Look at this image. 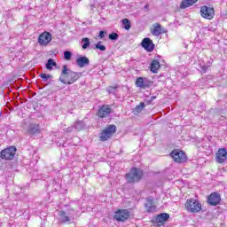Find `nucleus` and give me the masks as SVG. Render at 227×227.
<instances>
[{"mask_svg": "<svg viewBox=\"0 0 227 227\" xmlns=\"http://www.w3.org/2000/svg\"><path fill=\"white\" fill-rule=\"evenodd\" d=\"M125 176L128 184H135V182H139L143 178V170L137 168H132Z\"/></svg>", "mask_w": 227, "mask_h": 227, "instance_id": "3", "label": "nucleus"}, {"mask_svg": "<svg viewBox=\"0 0 227 227\" xmlns=\"http://www.w3.org/2000/svg\"><path fill=\"white\" fill-rule=\"evenodd\" d=\"M130 217V212L127 209H119L114 214V219L119 222L127 221Z\"/></svg>", "mask_w": 227, "mask_h": 227, "instance_id": "8", "label": "nucleus"}, {"mask_svg": "<svg viewBox=\"0 0 227 227\" xmlns=\"http://www.w3.org/2000/svg\"><path fill=\"white\" fill-rule=\"evenodd\" d=\"M155 98H157L156 96H152V97L150 98L149 102H152L153 100H155Z\"/></svg>", "mask_w": 227, "mask_h": 227, "instance_id": "36", "label": "nucleus"}, {"mask_svg": "<svg viewBox=\"0 0 227 227\" xmlns=\"http://www.w3.org/2000/svg\"><path fill=\"white\" fill-rule=\"evenodd\" d=\"M74 129H75L74 127V125L73 126H71V127H68L67 129H66V132H72V130H74Z\"/></svg>", "mask_w": 227, "mask_h": 227, "instance_id": "35", "label": "nucleus"}, {"mask_svg": "<svg viewBox=\"0 0 227 227\" xmlns=\"http://www.w3.org/2000/svg\"><path fill=\"white\" fill-rule=\"evenodd\" d=\"M169 220V214L168 213H160V215H156L153 221L157 224H164L167 221Z\"/></svg>", "mask_w": 227, "mask_h": 227, "instance_id": "14", "label": "nucleus"}, {"mask_svg": "<svg viewBox=\"0 0 227 227\" xmlns=\"http://www.w3.org/2000/svg\"><path fill=\"white\" fill-rule=\"evenodd\" d=\"M122 26L126 31H129L130 27H132V24L130 23V20L125 18L122 20Z\"/></svg>", "mask_w": 227, "mask_h": 227, "instance_id": "25", "label": "nucleus"}, {"mask_svg": "<svg viewBox=\"0 0 227 227\" xmlns=\"http://www.w3.org/2000/svg\"><path fill=\"white\" fill-rule=\"evenodd\" d=\"M200 15L203 19H207V20H212L214 16L215 15V11L213 7H208L207 5H203L200 7Z\"/></svg>", "mask_w": 227, "mask_h": 227, "instance_id": "7", "label": "nucleus"}, {"mask_svg": "<svg viewBox=\"0 0 227 227\" xmlns=\"http://www.w3.org/2000/svg\"><path fill=\"white\" fill-rule=\"evenodd\" d=\"M198 0H184L181 2L180 8L184 10L185 8H189V6H192V4H196Z\"/></svg>", "mask_w": 227, "mask_h": 227, "instance_id": "21", "label": "nucleus"}, {"mask_svg": "<svg viewBox=\"0 0 227 227\" xmlns=\"http://www.w3.org/2000/svg\"><path fill=\"white\" fill-rule=\"evenodd\" d=\"M53 67H58V63H56V61H54L52 59H49L45 64V68L47 70H54Z\"/></svg>", "mask_w": 227, "mask_h": 227, "instance_id": "23", "label": "nucleus"}, {"mask_svg": "<svg viewBox=\"0 0 227 227\" xmlns=\"http://www.w3.org/2000/svg\"><path fill=\"white\" fill-rule=\"evenodd\" d=\"M210 67H212V62L207 61V63L206 64L205 62H200L199 64V72H200V74H207V72H208V68H210Z\"/></svg>", "mask_w": 227, "mask_h": 227, "instance_id": "18", "label": "nucleus"}, {"mask_svg": "<svg viewBox=\"0 0 227 227\" xmlns=\"http://www.w3.org/2000/svg\"><path fill=\"white\" fill-rule=\"evenodd\" d=\"M15 153H17V147L10 146L1 151L0 157L5 160H12Z\"/></svg>", "mask_w": 227, "mask_h": 227, "instance_id": "5", "label": "nucleus"}, {"mask_svg": "<svg viewBox=\"0 0 227 227\" xmlns=\"http://www.w3.org/2000/svg\"><path fill=\"white\" fill-rule=\"evenodd\" d=\"M148 6H149V5H148V4H146V5L145 6V8H148Z\"/></svg>", "mask_w": 227, "mask_h": 227, "instance_id": "37", "label": "nucleus"}, {"mask_svg": "<svg viewBox=\"0 0 227 227\" xmlns=\"http://www.w3.org/2000/svg\"><path fill=\"white\" fill-rule=\"evenodd\" d=\"M51 42H52V35L49 32H44L38 37V43L40 45H48Z\"/></svg>", "mask_w": 227, "mask_h": 227, "instance_id": "11", "label": "nucleus"}, {"mask_svg": "<svg viewBox=\"0 0 227 227\" xmlns=\"http://www.w3.org/2000/svg\"><path fill=\"white\" fill-rule=\"evenodd\" d=\"M82 75L81 72H74L71 69H68L67 65L62 67V71L60 73L59 81L62 84H74L76 81H79Z\"/></svg>", "mask_w": 227, "mask_h": 227, "instance_id": "1", "label": "nucleus"}, {"mask_svg": "<svg viewBox=\"0 0 227 227\" xmlns=\"http://www.w3.org/2000/svg\"><path fill=\"white\" fill-rule=\"evenodd\" d=\"M116 134V125L110 124L105 128L100 133H99V141L106 142L109 141L113 137V135Z\"/></svg>", "mask_w": 227, "mask_h": 227, "instance_id": "2", "label": "nucleus"}, {"mask_svg": "<svg viewBox=\"0 0 227 227\" xmlns=\"http://www.w3.org/2000/svg\"><path fill=\"white\" fill-rule=\"evenodd\" d=\"M39 77H41V79H43V81L44 82H47V81H49V79H52V74H47L45 73H41L39 74Z\"/></svg>", "mask_w": 227, "mask_h": 227, "instance_id": "29", "label": "nucleus"}, {"mask_svg": "<svg viewBox=\"0 0 227 227\" xmlns=\"http://www.w3.org/2000/svg\"><path fill=\"white\" fill-rule=\"evenodd\" d=\"M111 114V107L109 106H103L98 112L99 118H107Z\"/></svg>", "mask_w": 227, "mask_h": 227, "instance_id": "17", "label": "nucleus"}, {"mask_svg": "<svg viewBox=\"0 0 227 227\" xmlns=\"http://www.w3.org/2000/svg\"><path fill=\"white\" fill-rule=\"evenodd\" d=\"M78 132H81V130L84 129V127H86V124H84L83 121H77L74 125H73Z\"/></svg>", "mask_w": 227, "mask_h": 227, "instance_id": "24", "label": "nucleus"}, {"mask_svg": "<svg viewBox=\"0 0 227 227\" xmlns=\"http://www.w3.org/2000/svg\"><path fill=\"white\" fill-rule=\"evenodd\" d=\"M208 79H212V75L208 76Z\"/></svg>", "mask_w": 227, "mask_h": 227, "instance_id": "38", "label": "nucleus"}, {"mask_svg": "<svg viewBox=\"0 0 227 227\" xmlns=\"http://www.w3.org/2000/svg\"><path fill=\"white\" fill-rule=\"evenodd\" d=\"M153 35L154 36H160V35H162V27H160V24H157V26L154 27Z\"/></svg>", "mask_w": 227, "mask_h": 227, "instance_id": "26", "label": "nucleus"}, {"mask_svg": "<svg viewBox=\"0 0 227 227\" xmlns=\"http://www.w3.org/2000/svg\"><path fill=\"white\" fill-rule=\"evenodd\" d=\"M28 134H38L40 132V124L31 123L27 129Z\"/></svg>", "mask_w": 227, "mask_h": 227, "instance_id": "19", "label": "nucleus"}, {"mask_svg": "<svg viewBox=\"0 0 227 227\" xmlns=\"http://www.w3.org/2000/svg\"><path fill=\"white\" fill-rule=\"evenodd\" d=\"M117 87H109L108 88V93H113L114 91H116Z\"/></svg>", "mask_w": 227, "mask_h": 227, "instance_id": "34", "label": "nucleus"}, {"mask_svg": "<svg viewBox=\"0 0 227 227\" xmlns=\"http://www.w3.org/2000/svg\"><path fill=\"white\" fill-rule=\"evenodd\" d=\"M184 207L189 214H198V212H201V203L194 199L187 200Z\"/></svg>", "mask_w": 227, "mask_h": 227, "instance_id": "4", "label": "nucleus"}, {"mask_svg": "<svg viewBox=\"0 0 227 227\" xmlns=\"http://www.w3.org/2000/svg\"><path fill=\"white\" fill-rule=\"evenodd\" d=\"M160 68V63L158 60H153L150 66V70L153 74H157V70Z\"/></svg>", "mask_w": 227, "mask_h": 227, "instance_id": "22", "label": "nucleus"}, {"mask_svg": "<svg viewBox=\"0 0 227 227\" xmlns=\"http://www.w3.org/2000/svg\"><path fill=\"white\" fill-rule=\"evenodd\" d=\"M106 35H107V32L106 31H104V30H101V31H99V35H98V36H99V38H105L106 37Z\"/></svg>", "mask_w": 227, "mask_h": 227, "instance_id": "33", "label": "nucleus"}, {"mask_svg": "<svg viewBox=\"0 0 227 227\" xmlns=\"http://www.w3.org/2000/svg\"><path fill=\"white\" fill-rule=\"evenodd\" d=\"M94 49H98V51H101L102 52H105L106 51V45L102 44V41H98L96 44Z\"/></svg>", "mask_w": 227, "mask_h": 227, "instance_id": "28", "label": "nucleus"}, {"mask_svg": "<svg viewBox=\"0 0 227 227\" xmlns=\"http://www.w3.org/2000/svg\"><path fill=\"white\" fill-rule=\"evenodd\" d=\"M82 49L83 51H86V49H88V47H90V38H88V37L82 38Z\"/></svg>", "mask_w": 227, "mask_h": 227, "instance_id": "27", "label": "nucleus"}, {"mask_svg": "<svg viewBox=\"0 0 227 227\" xmlns=\"http://www.w3.org/2000/svg\"><path fill=\"white\" fill-rule=\"evenodd\" d=\"M170 157H172L173 160L175 162H185L187 160V155H185V153L182 150L175 149L170 153Z\"/></svg>", "mask_w": 227, "mask_h": 227, "instance_id": "6", "label": "nucleus"}, {"mask_svg": "<svg viewBox=\"0 0 227 227\" xmlns=\"http://www.w3.org/2000/svg\"><path fill=\"white\" fill-rule=\"evenodd\" d=\"M216 162L223 164L227 159V151L226 148H221L216 153Z\"/></svg>", "mask_w": 227, "mask_h": 227, "instance_id": "13", "label": "nucleus"}, {"mask_svg": "<svg viewBox=\"0 0 227 227\" xmlns=\"http://www.w3.org/2000/svg\"><path fill=\"white\" fill-rule=\"evenodd\" d=\"M109 40H111L112 42H116L118 40V38H120V35H118V33L114 32L112 34H110L108 35Z\"/></svg>", "mask_w": 227, "mask_h": 227, "instance_id": "30", "label": "nucleus"}, {"mask_svg": "<svg viewBox=\"0 0 227 227\" xmlns=\"http://www.w3.org/2000/svg\"><path fill=\"white\" fill-rule=\"evenodd\" d=\"M207 203L208 205H211V207H217V205L221 203V194H219L217 192H212L207 197Z\"/></svg>", "mask_w": 227, "mask_h": 227, "instance_id": "9", "label": "nucleus"}, {"mask_svg": "<svg viewBox=\"0 0 227 227\" xmlns=\"http://www.w3.org/2000/svg\"><path fill=\"white\" fill-rule=\"evenodd\" d=\"M146 203L145 204V210L146 212H148V214H153V212H155L156 207L153 204V197H149L146 199Z\"/></svg>", "mask_w": 227, "mask_h": 227, "instance_id": "15", "label": "nucleus"}, {"mask_svg": "<svg viewBox=\"0 0 227 227\" xmlns=\"http://www.w3.org/2000/svg\"><path fill=\"white\" fill-rule=\"evenodd\" d=\"M141 46L145 51H147V52H153V50L155 49V44H153V41L152 39L145 37L143 39L141 43Z\"/></svg>", "mask_w": 227, "mask_h": 227, "instance_id": "12", "label": "nucleus"}, {"mask_svg": "<svg viewBox=\"0 0 227 227\" xmlns=\"http://www.w3.org/2000/svg\"><path fill=\"white\" fill-rule=\"evenodd\" d=\"M145 105L144 102H141L139 105H137L136 107H135V112L136 113H141V111H143V109H145Z\"/></svg>", "mask_w": 227, "mask_h": 227, "instance_id": "32", "label": "nucleus"}, {"mask_svg": "<svg viewBox=\"0 0 227 227\" xmlns=\"http://www.w3.org/2000/svg\"><path fill=\"white\" fill-rule=\"evenodd\" d=\"M136 86L142 90H146V88L152 86V81L148 80L146 77H138L136 81Z\"/></svg>", "mask_w": 227, "mask_h": 227, "instance_id": "10", "label": "nucleus"}, {"mask_svg": "<svg viewBox=\"0 0 227 227\" xmlns=\"http://www.w3.org/2000/svg\"><path fill=\"white\" fill-rule=\"evenodd\" d=\"M64 59H66V61H70L72 59V51H64Z\"/></svg>", "mask_w": 227, "mask_h": 227, "instance_id": "31", "label": "nucleus"}, {"mask_svg": "<svg viewBox=\"0 0 227 227\" xmlns=\"http://www.w3.org/2000/svg\"><path fill=\"white\" fill-rule=\"evenodd\" d=\"M76 65L80 68H84V67H88L90 65V59L86 56H81L76 59Z\"/></svg>", "mask_w": 227, "mask_h": 227, "instance_id": "16", "label": "nucleus"}, {"mask_svg": "<svg viewBox=\"0 0 227 227\" xmlns=\"http://www.w3.org/2000/svg\"><path fill=\"white\" fill-rule=\"evenodd\" d=\"M59 216L60 219V223H70L72 221V218L68 215H67V212L65 211H59Z\"/></svg>", "mask_w": 227, "mask_h": 227, "instance_id": "20", "label": "nucleus"}]
</instances>
